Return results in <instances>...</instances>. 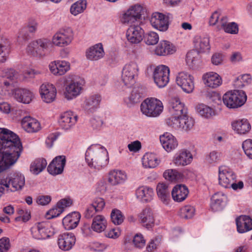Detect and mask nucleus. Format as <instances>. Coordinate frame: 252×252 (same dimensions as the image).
I'll return each mask as SVG.
<instances>
[{
	"label": "nucleus",
	"instance_id": "nucleus-1",
	"mask_svg": "<svg viewBox=\"0 0 252 252\" xmlns=\"http://www.w3.org/2000/svg\"><path fill=\"white\" fill-rule=\"evenodd\" d=\"M0 138V172H1L16 162L23 147L18 136L7 129H1Z\"/></svg>",
	"mask_w": 252,
	"mask_h": 252
},
{
	"label": "nucleus",
	"instance_id": "nucleus-2",
	"mask_svg": "<svg viewBox=\"0 0 252 252\" xmlns=\"http://www.w3.org/2000/svg\"><path fill=\"white\" fill-rule=\"evenodd\" d=\"M85 159L90 167L99 170L108 163V153L104 147L92 145L86 151Z\"/></svg>",
	"mask_w": 252,
	"mask_h": 252
},
{
	"label": "nucleus",
	"instance_id": "nucleus-3",
	"mask_svg": "<svg viewBox=\"0 0 252 252\" xmlns=\"http://www.w3.org/2000/svg\"><path fill=\"white\" fill-rule=\"evenodd\" d=\"M223 104L228 108H235L243 105L247 100L245 92L234 90L225 93L222 96Z\"/></svg>",
	"mask_w": 252,
	"mask_h": 252
},
{
	"label": "nucleus",
	"instance_id": "nucleus-4",
	"mask_svg": "<svg viewBox=\"0 0 252 252\" xmlns=\"http://www.w3.org/2000/svg\"><path fill=\"white\" fill-rule=\"evenodd\" d=\"M51 45L50 40L47 38H40L30 42L26 49V53L32 57L39 58L45 54Z\"/></svg>",
	"mask_w": 252,
	"mask_h": 252
},
{
	"label": "nucleus",
	"instance_id": "nucleus-5",
	"mask_svg": "<svg viewBox=\"0 0 252 252\" xmlns=\"http://www.w3.org/2000/svg\"><path fill=\"white\" fill-rule=\"evenodd\" d=\"M140 107L142 113L150 117L158 116L163 109L162 102L153 97L146 98L142 102Z\"/></svg>",
	"mask_w": 252,
	"mask_h": 252
},
{
	"label": "nucleus",
	"instance_id": "nucleus-6",
	"mask_svg": "<svg viewBox=\"0 0 252 252\" xmlns=\"http://www.w3.org/2000/svg\"><path fill=\"white\" fill-rule=\"evenodd\" d=\"M7 191L21 190L25 185V180L21 173L15 172L10 174L5 179L2 180Z\"/></svg>",
	"mask_w": 252,
	"mask_h": 252
},
{
	"label": "nucleus",
	"instance_id": "nucleus-7",
	"mask_svg": "<svg viewBox=\"0 0 252 252\" xmlns=\"http://www.w3.org/2000/svg\"><path fill=\"white\" fill-rule=\"evenodd\" d=\"M31 233L34 238L42 240L51 237L54 232L50 223L41 222L35 224L32 227Z\"/></svg>",
	"mask_w": 252,
	"mask_h": 252
},
{
	"label": "nucleus",
	"instance_id": "nucleus-8",
	"mask_svg": "<svg viewBox=\"0 0 252 252\" xmlns=\"http://www.w3.org/2000/svg\"><path fill=\"white\" fill-rule=\"evenodd\" d=\"M170 70L168 66L164 65L156 67L153 73L155 83L159 88L167 85L169 81Z\"/></svg>",
	"mask_w": 252,
	"mask_h": 252
},
{
	"label": "nucleus",
	"instance_id": "nucleus-9",
	"mask_svg": "<svg viewBox=\"0 0 252 252\" xmlns=\"http://www.w3.org/2000/svg\"><path fill=\"white\" fill-rule=\"evenodd\" d=\"M84 84L85 80L79 77L71 80L65 87V97L69 100L79 95L83 89Z\"/></svg>",
	"mask_w": 252,
	"mask_h": 252
},
{
	"label": "nucleus",
	"instance_id": "nucleus-10",
	"mask_svg": "<svg viewBox=\"0 0 252 252\" xmlns=\"http://www.w3.org/2000/svg\"><path fill=\"white\" fill-rule=\"evenodd\" d=\"M193 77L186 72H179L176 76V82L182 90L187 93H191L194 88Z\"/></svg>",
	"mask_w": 252,
	"mask_h": 252
},
{
	"label": "nucleus",
	"instance_id": "nucleus-11",
	"mask_svg": "<svg viewBox=\"0 0 252 252\" xmlns=\"http://www.w3.org/2000/svg\"><path fill=\"white\" fill-rule=\"evenodd\" d=\"M73 37V33L71 29H63L57 32L53 37V43L58 46H65L69 44Z\"/></svg>",
	"mask_w": 252,
	"mask_h": 252
},
{
	"label": "nucleus",
	"instance_id": "nucleus-12",
	"mask_svg": "<svg viewBox=\"0 0 252 252\" xmlns=\"http://www.w3.org/2000/svg\"><path fill=\"white\" fill-rule=\"evenodd\" d=\"M236 179L234 172L228 167L220 166L219 168V183L223 188H230L231 184Z\"/></svg>",
	"mask_w": 252,
	"mask_h": 252
},
{
	"label": "nucleus",
	"instance_id": "nucleus-13",
	"mask_svg": "<svg viewBox=\"0 0 252 252\" xmlns=\"http://www.w3.org/2000/svg\"><path fill=\"white\" fill-rule=\"evenodd\" d=\"M138 66L134 63L126 64L123 67L122 79L125 85L128 86L134 82V78L137 75Z\"/></svg>",
	"mask_w": 252,
	"mask_h": 252
},
{
	"label": "nucleus",
	"instance_id": "nucleus-14",
	"mask_svg": "<svg viewBox=\"0 0 252 252\" xmlns=\"http://www.w3.org/2000/svg\"><path fill=\"white\" fill-rule=\"evenodd\" d=\"M76 242V237L72 233H64L59 235L58 244L62 250L67 251L71 250Z\"/></svg>",
	"mask_w": 252,
	"mask_h": 252
},
{
	"label": "nucleus",
	"instance_id": "nucleus-15",
	"mask_svg": "<svg viewBox=\"0 0 252 252\" xmlns=\"http://www.w3.org/2000/svg\"><path fill=\"white\" fill-rule=\"evenodd\" d=\"M127 40L131 43H140L144 36L143 30L138 25H131L126 31Z\"/></svg>",
	"mask_w": 252,
	"mask_h": 252
},
{
	"label": "nucleus",
	"instance_id": "nucleus-16",
	"mask_svg": "<svg viewBox=\"0 0 252 252\" xmlns=\"http://www.w3.org/2000/svg\"><path fill=\"white\" fill-rule=\"evenodd\" d=\"M66 163L64 156H58L55 157L47 167L48 172L53 175H57L63 173Z\"/></svg>",
	"mask_w": 252,
	"mask_h": 252
},
{
	"label": "nucleus",
	"instance_id": "nucleus-17",
	"mask_svg": "<svg viewBox=\"0 0 252 252\" xmlns=\"http://www.w3.org/2000/svg\"><path fill=\"white\" fill-rule=\"evenodd\" d=\"M40 94L43 101L46 103H51L55 99L57 91L52 84L45 83L41 85Z\"/></svg>",
	"mask_w": 252,
	"mask_h": 252
},
{
	"label": "nucleus",
	"instance_id": "nucleus-18",
	"mask_svg": "<svg viewBox=\"0 0 252 252\" xmlns=\"http://www.w3.org/2000/svg\"><path fill=\"white\" fill-rule=\"evenodd\" d=\"M142 7L140 5L131 6L123 15V22L125 24H132L139 19L141 16Z\"/></svg>",
	"mask_w": 252,
	"mask_h": 252
},
{
	"label": "nucleus",
	"instance_id": "nucleus-19",
	"mask_svg": "<svg viewBox=\"0 0 252 252\" xmlns=\"http://www.w3.org/2000/svg\"><path fill=\"white\" fill-rule=\"evenodd\" d=\"M151 25L161 32L166 31L168 28V20L166 16L162 13H153L150 19Z\"/></svg>",
	"mask_w": 252,
	"mask_h": 252
},
{
	"label": "nucleus",
	"instance_id": "nucleus-20",
	"mask_svg": "<svg viewBox=\"0 0 252 252\" xmlns=\"http://www.w3.org/2000/svg\"><path fill=\"white\" fill-rule=\"evenodd\" d=\"M18 74L13 69H6L3 71L1 84L5 91L8 92L13 88V82L17 79Z\"/></svg>",
	"mask_w": 252,
	"mask_h": 252
},
{
	"label": "nucleus",
	"instance_id": "nucleus-21",
	"mask_svg": "<svg viewBox=\"0 0 252 252\" xmlns=\"http://www.w3.org/2000/svg\"><path fill=\"white\" fill-rule=\"evenodd\" d=\"M77 118V116L72 112H65L61 115L59 123L62 128L68 130L75 124Z\"/></svg>",
	"mask_w": 252,
	"mask_h": 252
},
{
	"label": "nucleus",
	"instance_id": "nucleus-22",
	"mask_svg": "<svg viewBox=\"0 0 252 252\" xmlns=\"http://www.w3.org/2000/svg\"><path fill=\"white\" fill-rule=\"evenodd\" d=\"M227 200L226 195L222 192H217L211 198V208L214 212L221 210L225 206Z\"/></svg>",
	"mask_w": 252,
	"mask_h": 252
},
{
	"label": "nucleus",
	"instance_id": "nucleus-23",
	"mask_svg": "<svg viewBox=\"0 0 252 252\" xmlns=\"http://www.w3.org/2000/svg\"><path fill=\"white\" fill-rule=\"evenodd\" d=\"M169 110L173 116H183L187 113V109L178 97L171 99L170 102Z\"/></svg>",
	"mask_w": 252,
	"mask_h": 252
},
{
	"label": "nucleus",
	"instance_id": "nucleus-24",
	"mask_svg": "<svg viewBox=\"0 0 252 252\" xmlns=\"http://www.w3.org/2000/svg\"><path fill=\"white\" fill-rule=\"evenodd\" d=\"M49 66L51 72L56 75H63L70 69L69 63L64 61H54Z\"/></svg>",
	"mask_w": 252,
	"mask_h": 252
},
{
	"label": "nucleus",
	"instance_id": "nucleus-25",
	"mask_svg": "<svg viewBox=\"0 0 252 252\" xmlns=\"http://www.w3.org/2000/svg\"><path fill=\"white\" fill-rule=\"evenodd\" d=\"M105 53L101 43L91 47L86 52L87 58L91 61H98L102 59Z\"/></svg>",
	"mask_w": 252,
	"mask_h": 252
},
{
	"label": "nucleus",
	"instance_id": "nucleus-26",
	"mask_svg": "<svg viewBox=\"0 0 252 252\" xmlns=\"http://www.w3.org/2000/svg\"><path fill=\"white\" fill-rule=\"evenodd\" d=\"M21 124L22 127L28 132H36L41 128L39 122L35 119L30 116L23 118Z\"/></svg>",
	"mask_w": 252,
	"mask_h": 252
},
{
	"label": "nucleus",
	"instance_id": "nucleus-27",
	"mask_svg": "<svg viewBox=\"0 0 252 252\" xmlns=\"http://www.w3.org/2000/svg\"><path fill=\"white\" fill-rule=\"evenodd\" d=\"M159 139L163 148L168 152L175 149L178 146L176 139L169 133L163 134L160 136Z\"/></svg>",
	"mask_w": 252,
	"mask_h": 252
},
{
	"label": "nucleus",
	"instance_id": "nucleus-28",
	"mask_svg": "<svg viewBox=\"0 0 252 252\" xmlns=\"http://www.w3.org/2000/svg\"><path fill=\"white\" fill-rule=\"evenodd\" d=\"M238 232L243 233L252 230V219L248 216H241L236 220Z\"/></svg>",
	"mask_w": 252,
	"mask_h": 252
},
{
	"label": "nucleus",
	"instance_id": "nucleus-29",
	"mask_svg": "<svg viewBox=\"0 0 252 252\" xmlns=\"http://www.w3.org/2000/svg\"><path fill=\"white\" fill-rule=\"evenodd\" d=\"M192 160V156L191 153L187 150H183L176 155L174 163L177 166H185L189 164Z\"/></svg>",
	"mask_w": 252,
	"mask_h": 252
},
{
	"label": "nucleus",
	"instance_id": "nucleus-30",
	"mask_svg": "<svg viewBox=\"0 0 252 252\" xmlns=\"http://www.w3.org/2000/svg\"><path fill=\"white\" fill-rule=\"evenodd\" d=\"M231 126L232 129L239 134H245L251 129L250 123L246 119L234 121L232 122Z\"/></svg>",
	"mask_w": 252,
	"mask_h": 252
},
{
	"label": "nucleus",
	"instance_id": "nucleus-31",
	"mask_svg": "<svg viewBox=\"0 0 252 252\" xmlns=\"http://www.w3.org/2000/svg\"><path fill=\"white\" fill-rule=\"evenodd\" d=\"M38 23L34 19H30L27 23L26 27L23 29L19 32L18 38H21L24 40H27L29 39L30 36L28 32L31 33H34L37 30Z\"/></svg>",
	"mask_w": 252,
	"mask_h": 252
},
{
	"label": "nucleus",
	"instance_id": "nucleus-32",
	"mask_svg": "<svg viewBox=\"0 0 252 252\" xmlns=\"http://www.w3.org/2000/svg\"><path fill=\"white\" fill-rule=\"evenodd\" d=\"M14 98L19 102L23 103H30L33 97L32 92L27 89L18 88L15 89Z\"/></svg>",
	"mask_w": 252,
	"mask_h": 252
},
{
	"label": "nucleus",
	"instance_id": "nucleus-33",
	"mask_svg": "<svg viewBox=\"0 0 252 252\" xmlns=\"http://www.w3.org/2000/svg\"><path fill=\"white\" fill-rule=\"evenodd\" d=\"M204 84L208 87L215 88L221 84V79L217 73L210 72L203 76Z\"/></svg>",
	"mask_w": 252,
	"mask_h": 252
},
{
	"label": "nucleus",
	"instance_id": "nucleus-34",
	"mask_svg": "<svg viewBox=\"0 0 252 252\" xmlns=\"http://www.w3.org/2000/svg\"><path fill=\"white\" fill-rule=\"evenodd\" d=\"M223 29L225 32L230 34H236L239 29L238 25L235 22L228 23L227 18L222 16L218 26V31Z\"/></svg>",
	"mask_w": 252,
	"mask_h": 252
},
{
	"label": "nucleus",
	"instance_id": "nucleus-35",
	"mask_svg": "<svg viewBox=\"0 0 252 252\" xmlns=\"http://www.w3.org/2000/svg\"><path fill=\"white\" fill-rule=\"evenodd\" d=\"M176 51L175 47L166 40L160 42L155 49V54L158 56H166L174 53Z\"/></svg>",
	"mask_w": 252,
	"mask_h": 252
},
{
	"label": "nucleus",
	"instance_id": "nucleus-36",
	"mask_svg": "<svg viewBox=\"0 0 252 252\" xmlns=\"http://www.w3.org/2000/svg\"><path fill=\"white\" fill-rule=\"evenodd\" d=\"M139 217L144 226L150 228L154 225L155 220L150 208H146L139 214Z\"/></svg>",
	"mask_w": 252,
	"mask_h": 252
},
{
	"label": "nucleus",
	"instance_id": "nucleus-37",
	"mask_svg": "<svg viewBox=\"0 0 252 252\" xmlns=\"http://www.w3.org/2000/svg\"><path fill=\"white\" fill-rule=\"evenodd\" d=\"M188 194L189 190L187 187L182 185L176 186L172 191V198L177 202H181L184 200Z\"/></svg>",
	"mask_w": 252,
	"mask_h": 252
},
{
	"label": "nucleus",
	"instance_id": "nucleus-38",
	"mask_svg": "<svg viewBox=\"0 0 252 252\" xmlns=\"http://www.w3.org/2000/svg\"><path fill=\"white\" fill-rule=\"evenodd\" d=\"M136 195L142 202H148L152 200L154 191L150 188L142 186L136 189Z\"/></svg>",
	"mask_w": 252,
	"mask_h": 252
},
{
	"label": "nucleus",
	"instance_id": "nucleus-39",
	"mask_svg": "<svg viewBox=\"0 0 252 252\" xmlns=\"http://www.w3.org/2000/svg\"><path fill=\"white\" fill-rule=\"evenodd\" d=\"M80 217V215L77 213L65 216L63 220V224L64 228L67 230L75 228L78 225Z\"/></svg>",
	"mask_w": 252,
	"mask_h": 252
},
{
	"label": "nucleus",
	"instance_id": "nucleus-40",
	"mask_svg": "<svg viewBox=\"0 0 252 252\" xmlns=\"http://www.w3.org/2000/svg\"><path fill=\"white\" fill-rule=\"evenodd\" d=\"M127 179L125 172L121 170H113L109 173V182L113 186L124 183Z\"/></svg>",
	"mask_w": 252,
	"mask_h": 252
},
{
	"label": "nucleus",
	"instance_id": "nucleus-41",
	"mask_svg": "<svg viewBox=\"0 0 252 252\" xmlns=\"http://www.w3.org/2000/svg\"><path fill=\"white\" fill-rule=\"evenodd\" d=\"M101 97L99 94L91 95L85 102V109L88 113L94 112L99 105Z\"/></svg>",
	"mask_w": 252,
	"mask_h": 252
},
{
	"label": "nucleus",
	"instance_id": "nucleus-42",
	"mask_svg": "<svg viewBox=\"0 0 252 252\" xmlns=\"http://www.w3.org/2000/svg\"><path fill=\"white\" fill-rule=\"evenodd\" d=\"M157 192L158 197L163 203L167 205L170 199L168 186L165 184L159 183L157 187Z\"/></svg>",
	"mask_w": 252,
	"mask_h": 252
},
{
	"label": "nucleus",
	"instance_id": "nucleus-43",
	"mask_svg": "<svg viewBox=\"0 0 252 252\" xmlns=\"http://www.w3.org/2000/svg\"><path fill=\"white\" fill-rule=\"evenodd\" d=\"M106 224L105 218L103 216L97 215L93 219L91 228L94 231L101 232L105 229Z\"/></svg>",
	"mask_w": 252,
	"mask_h": 252
},
{
	"label": "nucleus",
	"instance_id": "nucleus-44",
	"mask_svg": "<svg viewBox=\"0 0 252 252\" xmlns=\"http://www.w3.org/2000/svg\"><path fill=\"white\" fill-rule=\"evenodd\" d=\"M195 50L198 52H205L210 49L209 39L207 37H199L194 40Z\"/></svg>",
	"mask_w": 252,
	"mask_h": 252
},
{
	"label": "nucleus",
	"instance_id": "nucleus-45",
	"mask_svg": "<svg viewBox=\"0 0 252 252\" xmlns=\"http://www.w3.org/2000/svg\"><path fill=\"white\" fill-rule=\"evenodd\" d=\"M252 77L250 74H246L240 75L235 79L233 82V86L236 90L244 88L245 86L251 83Z\"/></svg>",
	"mask_w": 252,
	"mask_h": 252
},
{
	"label": "nucleus",
	"instance_id": "nucleus-46",
	"mask_svg": "<svg viewBox=\"0 0 252 252\" xmlns=\"http://www.w3.org/2000/svg\"><path fill=\"white\" fill-rule=\"evenodd\" d=\"M143 165L147 168H155L159 163L158 157L153 153H146L142 158Z\"/></svg>",
	"mask_w": 252,
	"mask_h": 252
},
{
	"label": "nucleus",
	"instance_id": "nucleus-47",
	"mask_svg": "<svg viewBox=\"0 0 252 252\" xmlns=\"http://www.w3.org/2000/svg\"><path fill=\"white\" fill-rule=\"evenodd\" d=\"M10 52V43L6 39L0 40V63H4Z\"/></svg>",
	"mask_w": 252,
	"mask_h": 252
},
{
	"label": "nucleus",
	"instance_id": "nucleus-48",
	"mask_svg": "<svg viewBox=\"0 0 252 252\" xmlns=\"http://www.w3.org/2000/svg\"><path fill=\"white\" fill-rule=\"evenodd\" d=\"M47 164V163L45 159L37 158L32 163L30 170L33 174L37 175L45 168Z\"/></svg>",
	"mask_w": 252,
	"mask_h": 252
},
{
	"label": "nucleus",
	"instance_id": "nucleus-49",
	"mask_svg": "<svg viewBox=\"0 0 252 252\" xmlns=\"http://www.w3.org/2000/svg\"><path fill=\"white\" fill-rule=\"evenodd\" d=\"M163 177L170 181H181L184 178L182 173L176 169H167L163 173Z\"/></svg>",
	"mask_w": 252,
	"mask_h": 252
},
{
	"label": "nucleus",
	"instance_id": "nucleus-50",
	"mask_svg": "<svg viewBox=\"0 0 252 252\" xmlns=\"http://www.w3.org/2000/svg\"><path fill=\"white\" fill-rule=\"evenodd\" d=\"M180 129L186 131L190 130L194 125V121L192 118L189 116L188 114L183 115L180 118Z\"/></svg>",
	"mask_w": 252,
	"mask_h": 252
},
{
	"label": "nucleus",
	"instance_id": "nucleus-51",
	"mask_svg": "<svg viewBox=\"0 0 252 252\" xmlns=\"http://www.w3.org/2000/svg\"><path fill=\"white\" fill-rule=\"evenodd\" d=\"M197 111L200 116L207 119H211L216 115V112L213 108L203 104L197 106Z\"/></svg>",
	"mask_w": 252,
	"mask_h": 252
},
{
	"label": "nucleus",
	"instance_id": "nucleus-52",
	"mask_svg": "<svg viewBox=\"0 0 252 252\" xmlns=\"http://www.w3.org/2000/svg\"><path fill=\"white\" fill-rule=\"evenodd\" d=\"M200 59L199 52L195 50L189 51L186 55V62L190 66L197 64Z\"/></svg>",
	"mask_w": 252,
	"mask_h": 252
},
{
	"label": "nucleus",
	"instance_id": "nucleus-53",
	"mask_svg": "<svg viewBox=\"0 0 252 252\" xmlns=\"http://www.w3.org/2000/svg\"><path fill=\"white\" fill-rule=\"evenodd\" d=\"M86 8V1L83 0L77 1L73 4L70 9L72 14L76 16L82 13Z\"/></svg>",
	"mask_w": 252,
	"mask_h": 252
},
{
	"label": "nucleus",
	"instance_id": "nucleus-54",
	"mask_svg": "<svg viewBox=\"0 0 252 252\" xmlns=\"http://www.w3.org/2000/svg\"><path fill=\"white\" fill-rule=\"evenodd\" d=\"M195 208L191 205H186L181 208L180 216L185 219H189L193 217L195 214Z\"/></svg>",
	"mask_w": 252,
	"mask_h": 252
},
{
	"label": "nucleus",
	"instance_id": "nucleus-55",
	"mask_svg": "<svg viewBox=\"0 0 252 252\" xmlns=\"http://www.w3.org/2000/svg\"><path fill=\"white\" fill-rule=\"evenodd\" d=\"M111 219L114 224L120 225L124 221V216L120 210L114 209L111 212Z\"/></svg>",
	"mask_w": 252,
	"mask_h": 252
},
{
	"label": "nucleus",
	"instance_id": "nucleus-56",
	"mask_svg": "<svg viewBox=\"0 0 252 252\" xmlns=\"http://www.w3.org/2000/svg\"><path fill=\"white\" fill-rule=\"evenodd\" d=\"M180 118L181 117L178 116H173L171 115V117L167 118L165 120V123L166 125L175 129H179L180 122Z\"/></svg>",
	"mask_w": 252,
	"mask_h": 252
},
{
	"label": "nucleus",
	"instance_id": "nucleus-57",
	"mask_svg": "<svg viewBox=\"0 0 252 252\" xmlns=\"http://www.w3.org/2000/svg\"><path fill=\"white\" fill-rule=\"evenodd\" d=\"M220 160V154L219 152L213 151L206 156V162L211 164H215Z\"/></svg>",
	"mask_w": 252,
	"mask_h": 252
},
{
	"label": "nucleus",
	"instance_id": "nucleus-58",
	"mask_svg": "<svg viewBox=\"0 0 252 252\" xmlns=\"http://www.w3.org/2000/svg\"><path fill=\"white\" fill-rule=\"evenodd\" d=\"M159 40V36L155 32H150L146 34L145 41L148 45H155Z\"/></svg>",
	"mask_w": 252,
	"mask_h": 252
},
{
	"label": "nucleus",
	"instance_id": "nucleus-59",
	"mask_svg": "<svg viewBox=\"0 0 252 252\" xmlns=\"http://www.w3.org/2000/svg\"><path fill=\"white\" fill-rule=\"evenodd\" d=\"M242 148L245 154L252 159V140L247 139L243 142Z\"/></svg>",
	"mask_w": 252,
	"mask_h": 252
},
{
	"label": "nucleus",
	"instance_id": "nucleus-60",
	"mask_svg": "<svg viewBox=\"0 0 252 252\" xmlns=\"http://www.w3.org/2000/svg\"><path fill=\"white\" fill-rule=\"evenodd\" d=\"M220 14L217 11H216L214 12L212 15L211 16L209 19V25L211 26H216V28L218 31V26L219 25L220 22V19L221 18H220Z\"/></svg>",
	"mask_w": 252,
	"mask_h": 252
},
{
	"label": "nucleus",
	"instance_id": "nucleus-61",
	"mask_svg": "<svg viewBox=\"0 0 252 252\" xmlns=\"http://www.w3.org/2000/svg\"><path fill=\"white\" fill-rule=\"evenodd\" d=\"M105 203L102 198H96L93 202L91 205L94 208L97 212L102 210L105 206Z\"/></svg>",
	"mask_w": 252,
	"mask_h": 252
},
{
	"label": "nucleus",
	"instance_id": "nucleus-62",
	"mask_svg": "<svg viewBox=\"0 0 252 252\" xmlns=\"http://www.w3.org/2000/svg\"><path fill=\"white\" fill-rule=\"evenodd\" d=\"M10 248L9 239L2 237L0 239V252H7Z\"/></svg>",
	"mask_w": 252,
	"mask_h": 252
},
{
	"label": "nucleus",
	"instance_id": "nucleus-63",
	"mask_svg": "<svg viewBox=\"0 0 252 252\" xmlns=\"http://www.w3.org/2000/svg\"><path fill=\"white\" fill-rule=\"evenodd\" d=\"M133 243L136 247L141 248L145 246V240L142 234H137L133 238Z\"/></svg>",
	"mask_w": 252,
	"mask_h": 252
},
{
	"label": "nucleus",
	"instance_id": "nucleus-64",
	"mask_svg": "<svg viewBox=\"0 0 252 252\" xmlns=\"http://www.w3.org/2000/svg\"><path fill=\"white\" fill-rule=\"evenodd\" d=\"M51 200L49 195H40L37 197L36 202L38 204L44 206L47 205Z\"/></svg>",
	"mask_w": 252,
	"mask_h": 252
}]
</instances>
